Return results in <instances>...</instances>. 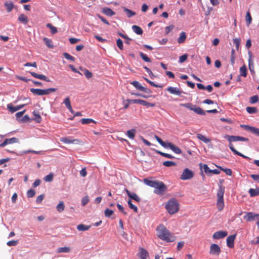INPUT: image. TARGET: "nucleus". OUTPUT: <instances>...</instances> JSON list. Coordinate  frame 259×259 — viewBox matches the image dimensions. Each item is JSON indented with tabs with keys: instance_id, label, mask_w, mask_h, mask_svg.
Segmentation results:
<instances>
[{
	"instance_id": "nucleus-62",
	"label": "nucleus",
	"mask_w": 259,
	"mask_h": 259,
	"mask_svg": "<svg viewBox=\"0 0 259 259\" xmlns=\"http://www.w3.org/2000/svg\"><path fill=\"white\" fill-rule=\"evenodd\" d=\"M116 44L117 47L119 48V49L121 50H123V42L121 39L118 38L117 39Z\"/></svg>"
},
{
	"instance_id": "nucleus-44",
	"label": "nucleus",
	"mask_w": 259,
	"mask_h": 259,
	"mask_svg": "<svg viewBox=\"0 0 259 259\" xmlns=\"http://www.w3.org/2000/svg\"><path fill=\"white\" fill-rule=\"evenodd\" d=\"M81 122L82 124H89L90 123H96V121L91 118H82L81 119Z\"/></svg>"
},
{
	"instance_id": "nucleus-5",
	"label": "nucleus",
	"mask_w": 259,
	"mask_h": 259,
	"mask_svg": "<svg viewBox=\"0 0 259 259\" xmlns=\"http://www.w3.org/2000/svg\"><path fill=\"white\" fill-rule=\"evenodd\" d=\"M155 138L156 141L164 148H169L176 154H180L182 153L181 149L172 143L164 142L157 136H155Z\"/></svg>"
},
{
	"instance_id": "nucleus-20",
	"label": "nucleus",
	"mask_w": 259,
	"mask_h": 259,
	"mask_svg": "<svg viewBox=\"0 0 259 259\" xmlns=\"http://www.w3.org/2000/svg\"><path fill=\"white\" fill-rule=\"evenodd\" d=\"M30 74L35 78L45 80L47 82H50L51 80L43 74H38L34 72H30Z\"/></svg>"
},
{
	"instance_id": "nucleus-6",
	"label": "nucleus",
	"mask_w": 259,
	"mask_h": 259,
	"mask_svg": "<svg viewBox=\"0 0 259 259\" xmlns=\"http://www.w3.org/2000/svg\"><path fill=\"white\" fill-rule=\"evenodd\" d=\"M57 89L56 88H49L48 89H30V92L35 95L43 96L46 95H49L51 92H54L56 91Z\"/></svg>"
},
{
	"instance_id": "nucleus-15",
	"label": "nucleus",
	"mask_w": 259,
	"mask_h": 259,
	"mask_svg": "<svg viewBox=\"0 0 259 259\" xmlns=\"http://www.w3.org/2000/svg\"><path fill=\"white\" fill-rule=\"evenodd\" d=\"M241 126L243 127L245 130L249 131L251 133L259 136V128L247 125H241Z\"/></svg>"
},
{
	"instance_id": "nucleus-41",
	"label": "nucleus",
	"mask_w": 259,
	"mask_h": 259,
	"mask_svg": "<svg viewBox=\"0 0 259 259\" xmlns=\"http://www.w3.org/2000/svg\"><path fill=\"white\" fill-rule=\"evenodd\" d=\"M70 249L68 247H60L57 249L58 253H61V252L67 253V252H70Z\"/></svg>"
},
{
	"instance_id": "nucleus-8",
	"label": "nucleus",
	"mask_w": 259,
	"mask_h": 259,
	"mask_svg": "<svg viewBox=\"0 0 259 259\" xmlns=\"http://www.w3.org/2000/svg\"><path fill=\"white\" fill-rule=\"evenodd\" d=\"M224 138L228 140L230 143L232 142H236V141H248V139L247 138L240 137V136H230L228 135H226L224 136Z\"/></svg>"
},
{
	"instance_id": "nucleus-10",
	"label": "nucleus",
	"mask_w": 259,
	"mask_h": 259,
	"mask_svg": "<svg viewBox=\"0 0 259 259\" xmlns=\"http://www.w3.org/2000/svg\"><path fill=\"white\" fill-rule=\"evenodd\" d=\"M130 101L133 103L139 104L146 107H154L155 105V103H150L141 99H134Z\"/></svg>"
},
{
	"instance_id": "nucleus-32",
	"label": "nucleus",
	"mask_w": 259,
	"mask_h": 259,
	"mask_svg": "<svg viewBox=\"0 0 259 259\" xmlns=\"http://www.w3.org/2000/svg\"><path fill=\"white\" fill-rule=\"evenodd\" d=\"M136 133V130L132 129L127 131L126 135L130 139H133L135 136Z\"/></svg>"
},
{
	"instance_id": "nucleus-25",
	"label": "nucleus",
	"mask_w": 259,
	"mask_h": 259,
	"mask_svg": "<svg viewBox=\"0 0 259 259\" xmlns=\"http://www.w3.org/2000/svg\"><path fill=\"white\" fill-rule=\"evenodd\" d=\"M139 254L141 259H146V258L148 256V251L143 248H140Z\"/></svg>"
},
{
	"instance_id": "nucleus-23",
	"label": "nucleus",
	"mask_w": 259,
	"mask_h": 259,
	"mask_svg": "<svg viewBox=\"0 0 259 259\" xmlns=\"http://www.w3.org/2000/svg\"><path fill=\"white\" fill-rule=\"evenodd\" d=\"M229 147L230 149V150L236 155H239L242 157H243L244 158H248V157L245 156L243 154L241 153L240 152L237 151L234 147L232 143H230L229 145Z\"/></svg>"
},
{
	"instance_id": "nucleus-50",
	"label": "nucleus",
	"mask_w": 259,
	"mask_h": 259,
	"mask_svg": "<svg viewBox=\"0 0 259 259\" xmlns=\"http://www.w3.org/2000/svg\"><path fill=\"white\" fill-rule=\"evenodd\" d=\"M258 97L257 95L253 96L250 98L249 102L251 104H254L257 102Z\"/></svg>"
},
{
	"instance_id": "nucleus-59",
	"label": "nucleus",
	"mask_w": 259,
	"mask_h": 259,
	"mask_svg": "<svg viewBox=\"0 0 259 259\" xmlns=\"http://www.w3.org/2000/svg\"><path fill=\"white\" fill-rule=\"evenodd\" d=\"M220 169L224 171L226 174L228 176H231L232 174V170L230 168H223L221 167H220Z\"/></svg>"
},
{
	"instance_id": "nucleus-47",
	"label": "nucleus",
	"mask_w": 259,
	"mask_h": 259,
	"mask_svg": "<svg viewBox=\"0 0 259 259\" xmlns=\"http://www.w3.org/2000/svg\"><path fill=\"white\" fill-rule=\"evenodd\" d=\"M136 89L140 91L142 90L143 86L137 81H134L131 83Z\"/></svg>"
},
{
	"instance_id": "nucleus-4",
	"label": "nucleus",
	"mask_w": 259,
	"mask_h": 259,
	"mask_svg": "<svg viewBox=\"0 0 259 259\" xmlns=\"http://www.w3.org/2000/svg\"><path fill=\"white\" fill-rule=\"evenodd\" d=\"M225 187L222 185L219 186V189L217 192V207L219 210H222L224 207V194L225 193Z\"/></svg>"
},
{
	"instance_id": "nucleus-43",
	"label": "nucleus",
	"mask_w": 259,
	"mask_h": 259,
	"mask_svg": "<svg viewBox=\"0 0 259 259\" xmlns=\"http://www.w3.org/2000/svg\"><path fill=\"white\" fill-rule=\"evenodd\" d=\"M139 55L142 59L146 62H151V59L144 53L142 52H139Z\"/></svg>"
},
{
	"instance_id": "nucleus-46",
	"label": "nucleus",
	"mask_w": 259,
	"mask_h": 259,
	"mask_svg": "<svg viewBox=\"0 0 259 259\" xmlns=\"http://www.w3.org/2000/svg\"><path fill=\"white\" fill-rule=\"evenodd\" d=\"M176 163L171 161H166L163 162V165L166 167H171L176 165Z\"/></svg>"
},
{
	"instance_id": "nucleus-1",
	"label": "nucleus",
	"mask_w": 259,
	"mask_h": 259,
	"mask_svg": "<svg viewBox=\"0 0 259 259\" xmlns=\"http://www.w3.org/2000/svg\"><path fill=\"white\" fill-rule=\"evenodd\" d=\"M157 237L166 242H172L175 241L176 237L163 225L160 224L156 229Z\"/></svg>"
},
{
	"instance_id": "nucleus-13",
	"label": "nucleus",
	"mask_w": 259,
	"mask_h": 259,
	"mask_svg": "<svg viewBox=\"0 0 259 259\" xmlns=\"http://www.w3.org/2000/svg\"><path fill=\"white\" fill-rule=\"evenodd\" d=\"M19 140L16 138H12L10 139H6L3 143L0 144L1 147H4L6 145L16 143H18Z\"/></svg>"
},
{
	"instance_id": "nucleus-21",
	"label": "nucleus",
	"mask_w": 259,
	"mask_h": 259,
	"mask_svg": "<svg viewBox=\"0 0 259 259\" xmlns=\"http://www.w3.org/2000/svg\"><path fill=\"white\" fill-rule=\"evenodd\" d=\"M102 12L108 16H112L115 14L114 11L108 7L103 8L102 10Z\"/></svg>"
},
{
	"instance_id": "nucleus-51",
	"label": "nucleus",
	"mask_w": 259,
	"mask_h": 259,
	"mask_svg": "<svg viewBox=\"0 0 259 259\" xmlns=\"http://www.w3.org/2000/svg\"><path fill=\"white\" fill-rule=\"evenodd\" d=\"M35 194V192L33 189H29L27 192V196L28 198H31L33 197Z\"/></svg>"
},
{
	"instance_id": "nucleus-61",
	"label": "nucleus",
	"mask_w": 259,
	"mask_h": 259,
	"mask_svg": "<svg viewBox=\"0 0 259 259\" xmlns=\"http://www.w3.org/2000/svg\"><path fill=\"white\" fill-rule=\"evenodd\" d=\"M89 201L88 196H85L83 197L81 199V204L83 206H85Z\"/></svg>"
},
{
	"instance_id": "nucleus-12",
	"label": "nucleus",
	"mask_w": 259,
	"mask_h": 259,
	"mask_svg": "<svg viewBox=\"0 0 259 259\" xmlns=\"http://www.w3.org/2000/svg\"><path fill=\"white\" fill-rule=\"evenodd\" d=\"M221 248L218 244H212L210 247L209 253L219 255L221 252Z\"/></svg>"
},
{
	"instance_id": "nucleus-36",
	"label": "nucleus",
	"mask_w": 259,
	"mask_h": 259,
	"mask_svg": "<svg viewBox=\"0 0 259 259\" xmlns=\"http://www.w3.org/2000/svg\"><path fill=\"white\" fill-rule=\"evenodd\" d=\"M46 26L49 29H50L51 33L53 34H54L58 32L57 28L54 26L51 23H48L46 25Z\"/></svg>"
},
{
	"instance_id": "nucleus-34",
	"label": "nucleus",
	"mask_w": 259,
	"mask_h": 259,
	"mask_svg": "<svg viewBox=\"0 0 259 259\" xmlns=\"http://www.w3.org/2000/svg\"><path fill=\"white\" fill-rule=\"evenodd\" d=\"M240 75L243 77L247 76V69L245 65H243L240 68Z\"/></svg>"
},
{
	"instance_id": "nucleus-38",
	"label": "nucleus",
	"mask_w": 259,
	"mask_h": 259,
	"mask_svg": "<svg viewBox=\"0 0 259 259\" xmlns=\"http://www.w3.org/2000/svg\"><path fill=\"white\" fill-rule=\"evenodd\" d=\"M246 110L249 114H255L257 112V108L254 107H247Z\"/></svg>"
},
{
	"instance_id": "nucleus-31",
	"label": "nucleus",
	"mask_w": 259,
	"mask_h": 259,
	"mask_svg": "<svg viewBox=\"0 0 259 259\" xmlns=\"http://www.w3.org/2000/svg\"><path fill=\"white\" fill-rule=\"evenodd\" d=\"M57 210L59 212H61L64 211L65 209V205L63 201H60L59 204L56 206Z\"/></svg>"
},
{
	"instance_id": "nucleus-3",
	"label": "nucleus",
	"mask_w": 259,
	"mask_h": 259,
	"mask_svg": "<svg viewBox=\"0 0 259 259\" xmlns=\"http://www.w3.org/2000/svg\"><path fill=\"white\" fill-rule=\"evenodd\" d=\"M165 208L169 213L173 214L179 210V204L175 199H170L165 205Z\"/></svg>"
},
{
	"instance_id": "nucleus-45",
	"label": "nucleus",
	"mask_w": 259,
	"mask_h": 259,
	"mask_svg": "<svg viewBox=\"0 0 259 259\" xmlns=\"http://www.w3.org/2000/svg\"><path fill=\"white\" fill-rule=\"evenodd\" d=\"M245 19L247 25H249L251 22L252 18L249 11L247 12L246 13Z\"/></svg>"
},
{
	"instance_id": "nucleus-42",
	"label": "nucleus",
	"mask_w": 259,
	"mask_h": 259,
	"mask_svg": "<svg viewBox=\"0 0 259 259\" xmlns=\"http://www.w3.org/2000/svg\"><path fill=\"white\" fill-rule=\"evenodd\" d=\"M127 204L128 205L129 207L131 209H133L135 212H136V213L138 212V207L132 203V201L131 200H128Z\"/></svg>"
},
{
	"instance_id": "nucleus-60",
	"label": "nucleus",
	"mask_w": 259,
	"mask_h": 259,
	"mask_svg": "<svg viewBox=\"0 0 259 259\" xmlns=\"http://www.w3.org/2000/svg\"><path fill=\"white\" fill-rule=\"evenodd\" d=\"M18 243V240H11L7 242V245L9 246H16Z\"/></svg>"
},
{
	"instance_id": "nucleus-24",
	"label": "nucleus",
	"mask_w": 259,
	"mask_h": 259,
	"mask_svg": "<svg viewBox=\"0 0 259 259\" xmlns=\"http://www.w3.org/2000/svg\"><path fill=\"white\" fill-rule=\"evenodd\" d=\"M186 33L185 32L182 31L181 32L180 35L177 39V41L179 44H183L186 41Z\"/></svg>"
},
{
	"instance_id": "nucleus-30",
	"label": "nucleus",
	"mask_w": 259,
	"mask_h": 259,
	"mask_svg": "<svg viewBox=\"0 0 259 259\" xmlns=\"http://www.w3.org/2000/svg\"><path fill=\"white\" fill-rule=\"evenodd\" d=\"M197 137L198 139L200 140H201L202 141L204 142L205 143H208L210 142V140L209 139L207 138L206 137H205L204 135H202L201 134H198L197 135Z\"/></svg>"
},
{
	"instance_id": "nucleus-28",
	"label": "nucleus",
	"mask_w": 259,
	"mask_h": 259,
	"mask_svg": "<svg viewBox=\"0 0 259 259\" xmlns=\"http://www.w3.org/2000/svg\"><path fill=\"white\" fill-rule=\"evenodd\" d=\"M248 66H249V69L252 75L254 74L255 71L254 70L253 62L251 57H249V59L248 60Z\"/></svg>"
},
{
	"instance_id": "nucleus-40",
	"label": "nucleus",
	"mask_w": 259,
	"mask_h": 259,
	"mask_svg": "<svg viewBox=\"0 0 259 259\" xmlns=\"http://www.w3.org/2000/svg\"><path fill=\"white\" fill-rule=\"evenodd\" d=\"M7 108L11 113H14L16 111L20 110L18 106L14 107L11 104L7 105Z\"/></svg>"
},
{
	"instance_id": "nucleus-14",
	"label": "nucleus",
	"mask_w": 259,
	"mask_h": 259,
	"mask_svg": "<svg viewBox=\"0 0 259 259\" xmlns=\"http://www.w3.org/2000/svg\"><path fill=\"white\" fill-rule=\"evenodd\" d=\"M228 233L226 231H219L215 232L212 235V237L214 239H220L225 238L227 236Z\"/></svg>"
},
{
	"instance_id": "nucleus-52",
	"label": "nucleus",
	"mask_w": 259,
	"mask_h": 259,
	"mask_svg": "<svg viewBox=\"0 0 259 259\" xmlns=\"http://www.w3.org/2000/svg\"><path fill=\"white\" fill-rule=\"evenodd\" d=\"M33 115L34 116V119L38 123H40L41 121V117L40 115L35 112H33Z\"/></svg>"
},
{
	"instance_id": "nucleus-57",
	"label": "nucleus",
	"mask_w": 259,
	"mask_h": 259,
	"mask_svg": "<svg viewBox=\"0 0 259 259\" xmlns=\"http://www.w3.org/2000/svg\"><path fill=\"white\" fill-rule=\"evenodd\" d=\"M113 213V211L107 208L105 210V215L106 217L109 218Z\"/></svg>"
},
{
	"instance_id": "nucleus-9",
	"label": "nucleus",
	"mask_w": 259,
	"mask_h": 259,
	"mask_svg": "<svg viewBox=\"0 0 259 259\" xmlns=\"http://www.w3.org/2000/svg\"><path fill=\"white\" fill-rule=\"evenodd\" d=\"M194 177L193 171L188 168L184 169L182 174L181 175L180 179L182 180H187L192 179Z\"/></svg>"
},
{
	"instance_id": "nucleus-33",
	"label": "nucleus",
	"mask_w": 259,
	"mask_h": 259,
	"mask_svg": "<svg viewBox=\"0 0 259 259\" xmlns=\"http://www.w3.org/2000/svg\"><path fill=\"white\" fill-rule=\"evenodd\" d=\"M8 12H11L14 8V4L12 2H6L5 4Z\"/></svg>"
},
{
	"instance_id": "nucleus-49",
	"label": "nucleus",
	"mask_w": 259,
	"mask_h": 259,
	"mask_svg": "<svg viewBox=\"0 0 259 259\" xmlns=\"http://www.w3.org/2000/svg\"><path fill=\"white\" fill-rule=\"evenodd\" d=\"M54 175L53 173H50L44 178V180L46 182H52L53 180Z\"/></svg>"
},
{
	"instance_id": "nucleus-2",
	"label": "nucleus",
	"mask_w": 259,
	"mask_h": 259,
	"mask_svg": "<svg viewBox=\"0 0 259 259\" xmlns=\"http://www.w3.org/2000/svg\"><path fill=\"white\" fill-rule=\"evenodd\" d=\"M143 182L147 185L155 188L154 193L157 195H162L167 190L166 185L161 181H152L148 179H144Z\"/></svg>"
},
{
	"instance_id": "nucleus-54",
	"label": "nucleus",
	"mask_w": 259,
	"mask_h": 259,
	"mask_svg": "<svg viewBox=\"0 0 259 259\" xmlns=\"http://www.w3.org/2000/svg\"><path fill=\"white\" fill-rule=\"evenodd\" d=\"M145 80L147 82H148L151 85L153 86V87H156V88H162V85H158V84H155L154 82H153V81L150 80L149 79H148V78H144Z\"/></svg>"
},
{
	"instance_id": "nucleus-22",
	"label": "nucleus",
	"mask_w": 259,
	"mask_h": 259,
	"mask_svg": "<svg viewBox=\"0 0 259 259\" xmlns=\"http://www.w3.org/2000/svg\"><path fill=\"white\" fill-rule=\"evenodd\" d=\"M18 20L20 22H21L25 25H26L29 21L28 17L23 14L20 15V16H19V17L18 18Z\"/></svg>"
},
{
	"instance_id": "nucleus-16",
	"label": "nucleus",
	"mask_w": 259,
	"mask_h": 259,
	"mask_svg": "<svg viewBox=\"0 0 259 259\" xmlns=\"http://www.w3.org/2000/svg\"><path fill=\"white\" fill-rule=\"evenodd\" d=\"M60 141L65 144H77L79 140L77 139H72L70 137H64L60 139Z\"/></svg>"
},
{
	"instance_id": "nucleus-63",
	"label": "nucleus",
	"mask_w": 259,
	"mask_h": 259,
	"mask_svg": "<svg viewBox=\"0 0 259 259\" xmlns=\"http://www.w3.org/2000/svg\"><path fill=\"white\" fill-rule=\"evenodd\" d=\"M44 197H45V195L44 194H41V195H39L36 198V203H37V204L40 203L42 202V200L44 199Z\"/></svg>"
},
{
	"instance_id": "nucleus-58",
	"label": "nucleus",
	"mask_w": 259,
	"mask_h": 259,
	"mask_svg": "<svg viewBox=\"0 0 259 259\" xmlns=\"http://www.w3.org/2000/svg\"><path fill=\"white\" fill-rule=\"evenodd\" d=\"M84 74L85 76L88 79L91 78L93 76L92 72L86 69H84Z\"/></svg>"
},
{
	"instance_id": "nucleus-7",
	"label": "nucleus",
	"mask_w": 259,
	"mask_h": 259,
	"mask_svg": "<svg viewBox=\"0 0 259 259\" xmlns=\"http://www.w3.org/2000/svg\"><path fill=\"white\" fill-rule=\"evenodd\" d=\"M181 106L186 107L191 110L194 111L196 113L199 115H205V111L200 107H196L195 105H192L190 103H182L180 104Z\"/></svg>"
},
{
	"instance_id": "nucleus-29",
	"label": "nucleus",
	"mask_w": 259,
	"mask_h": 259,
	"mask_svg": "<svg viewBox=\"0 0 259 259\" xmlns=\"http://www.w3.org/2000/svg\"><path fill=\"white\" fill-rule=\"evenodd\" d=\"M91 228V226H87L83 224H79L77 226V229L80 231H85L88 230Z\"/></svg>"
},
{
	"instance_id": "nucleus-11",
	"label": "nucleus",
	"mask_w": 259,
	"mask_h": 259,
	"mask_svg": "<svg viewBox=\"0 0 259 259\" xmlns=\"http://www.w3.org/2000/svg\"><path fill=\"white\" fill-rule=\"evenodd\" d=\"M244 219L247 222H251L254 221L255 218H259V214H255L253 212H247L246 215H245L243 217Z\"/></svg>"
},
{
	"instance_id": "nucleus-48",
	"label": "nucleus",
	"mask_w": 259,
	"mask_h": 259,
	"mask_svg": "<svg viewBox=\"0 0 259 259\" xmlns=\"http://www.w3.org/2000/svg\"><path fill=\"white\" fill-rule=\"evenodd\" d=\"M235 50L234 49H232L231 50V58H230L231 63V64L232 66H233L235 63Z\"/></svg>"
},
{
	"instance_id": "nucleus-35",
	"label": "nucleus",
	"mask_w": 259,
	"mask_h": 259,
	"mask_svg": "<svg viewBox=\"0 0 259 259\" xmlns=\"http://www.w3.org/2000/svg\"><path fill=\"white\" fill-rule=\"evenodd\" d=\"M123 11L126 13L127 16L129 18L132 17L136 15V13L132 10L126 8H123Z\"/></svg>"
},
{
	"instance_id": "nucleus-17",
	"label": "nucleus",
	"mask_w": 259,
	"mask_h": 259,
	"mask_svg": "<svg viewBox=\"0 0 259 259\" xmlns=\"http://www.w3.org/2000/svg\"><path fill=\"white\" fill-rule=\"evenodd\" d=\"M236 238V234L230 235L227 238V244L230 248H233L234 245V240Z\"/></svg>"
},
{
	"instance_id": "nucleus-39",
	"label": "nucleus",
	"mask_w": 259,
	"mask_h": 259,
	"mask_svg": "<svg viewBox=\"0 0 259 259\" xmlns=\"http://www.w3.org/2000/svg\"><path fill=\"white\" fill-rule=\"evenodd\" d=\"M43 40L46 46H48L49 48H53L54 46L53 45L52 41L51 39L47 37H45L44 38Z\"/></svg>"
},
{
	"instance_id": "nucleus-19",
	"label": "nucleus",
	"mask_w": 259,
	"mask_h": 259,
	"mask_svg": "<svg viewBox=\"0 0 259 259\" xmlns=\"http://www.w3.org/2000/svg\"><path fill=\"white\" fill-rule=\"evenodd\" d=\"M167 91L171 94L178 96H180L182 94V91L178 88L169 87L167 88Z\"/></svg>"
},
{
	"instance_id": "nucleus-37",
	"label": "nucleus",
	"mask_w": 259,
	"mask_h": 259,
	"mask_svg": "<svg viewBox=\"0 0 259 259\" xmlns=\"http://www.w3.org/2000/svg\"><path fill=\"white\" fill-rule=\"evenodd\" d=\"M155 151L157 153L160 154V155H161V156H162L163 157H166L167 158H170L171 159V158H174V157L172 155H171L170 154L163 153V152H161V151H160L159 150H155Z\"/></svg>"
},
{
	"instance_id": "nucleus-56",
	"label": "nucleus",
	"mask_w": 259,
	"mask_h": 259,
	"mask_svg": "<svg viewBox=\"0 0 259 259\" xmlns=\"http://www.w3.org/2000/svg\"><path fill=\"white\" fill-rule=\"evenodd\" d=\"M63 56L67 60H69L72 61H74L75 60V58L67 53H64L63 54Z\"/></svg>"
},
{
	"instance_id": "nucleus-27",
	"label": "nucleus",
	"mask_w": 259,
	"mask_h": 259,
	"mask_svg": "<svg viewBox=\"0 0 259 259\" xmlns=\"http://www.w3.org/2000/svg\"><path fill=\"white\" fill-rule=\"evenodd\" d=\"M132 29L135 33L138 35H141L143 33V31L142 28L137 25H133L132 26Z\"/></svg>"
},
{
	"instance_id": "nucleus-18",
	"label": "nucleus",
	"mask_w": 259,
	"mask_h": 259,
	"mask_svg": "<svg viewBox=\"0 0 259 259\" xmlns=\"http://www.w3.org/2000/svg\"><path fill=\"white\" fill-rule=\"evenodd\" d=\"M125 191L130 198L133 199L138 202H139L140 201V198L136 193H131L126 189H125Z\"/></svg>"
},
{
	"instance_id": "nucleus-55",
	"label": "nucleus",
	"mask_w": 259,
	"mask_h": 259,
	"mask_svg": "<svg viewBox=\"0 0 259 259\" xmlns=\"http://www.w3.org/2000/svg\"><path fill=\"white\" fill-rule=\"evenodd\" d=\"M188 58V55L187 54H184L183 55L179 57V62L180 63H182L186 61Z\"/></svg>"
},
{
	"instance_id": "nucleus-64",
	"label": "nucleus",
	"mask_w": 259,
	"mask_h": 259,
	"mask_svg": "<svg viewBox=\"0 0 259 259\" xmlns=\"http://www.w3.org/2000/svg\"><path fill=\"white\" fill-rule=\"evenodd\" d=\"M117 207L119 210V211H120V212H121L123 214H124V215H126L127 214V213L126 212H125L124 210V208L123 207L120 205V204H117Z\"/></svg>"
},
{
	"instance_id": "nucleus-53",
	"label": "nucleus",
	"mask_w": 259,
	"mask_h": 259,
	"mask_svg": "<svg viewBox=\"0 0 259 259\" xmlns=\"http://www.w3.org/2000/svg\"><path fill=\"white\" fill-rule=\"evenodd\" d=\"M233 43L234 44V45L236 46L237 50H238L239 48V45L240 44V42H241L240 38H235L233 39Z\"/></svg>"
},
{
	"instance_id": "nucleus-26",
	"label": "nucleus",
	"mask_w": 259,
	"mask_h": 259,
	"mask_svg": "<svg viewBox=\"0 0 259 259\" xmlns=\"http://www.w3.org/2000/svg\"><path fill=\"white\" fill-rule=\"evenodd\" d=\"M248 192L251 197H254L259 195V188L256 189L250 188Z\"/></svg>"
}]
</instances>
